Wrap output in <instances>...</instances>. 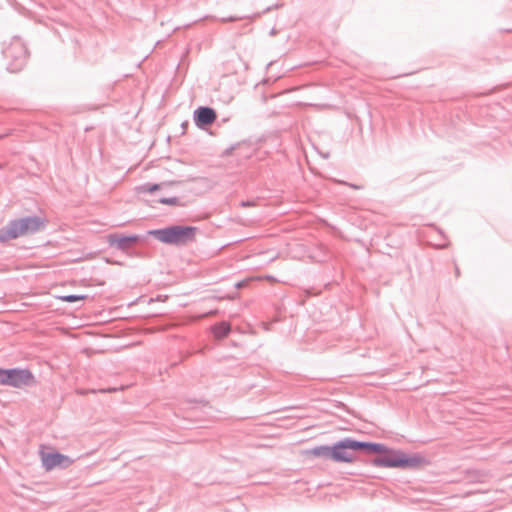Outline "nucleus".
I'll return each instance as SVG.
<instances>
[{
    "instance_id": "obj_1",
    "label": "nucleus",
    "mask_w": 512,
    "mask_h": 512,
    "mask_svg": "<svg viewBox=\"0 0 512 512\" xmlns=\"http://www.w3.org/2000/svg\"><path fill=\"white\" fill-rule=\"evenodd\" d=\"M384 447L375 442L358 441L352 438H343L333 445L315 446L306 451V455L336 463H353L357 460L356 453L366 454L382 452Z\"/></svg>"
},
{
    "instance_id": "obj_2",
    "label": "nucleus",
    "mask_w": 512,
    "mask_h": 512,
    "mask_svg": "<svg viewBox=\"0 0 512 512\" xmlns=\"http://www.w3.org/2000/svg\"><path fill=\"white\" fill-rule=\"evenodd\" d=\"M46 217L32 215L10 220L0 228V243H6L19 237L29 236L45 230Z\"/></svg>"
},
{
    "instance_id": "obj_3",
    "label": "nucleus",
    "mask_w": 512,
    "mask_h": 512,
    "mask_svg": "<svg viewBox=\"0 0 512 512\" xmlns=\"http://www.w3.org/2000/svg\"><path fill=\"white\" fill-rule=\"evenodd\" d=\"M196 231V227L173 225L163 229L151 230L149 234L163 243L179 245L193 241Z\"/></svg>"
},
{
    "instance_id": "obj_4",
    "label": "nucleus",
    "mask_w": 512,
    "mask_h": 512,
    "mask_svg": "<svg viewBox=\"0 0 512 512\" xmlns=\"http://www.w3.org/2000/svg\"><path fill=\"white\" fill-rule=\"evenodd\" d=\"M3 56L10 72L20 71L27 63L28 49L19 37H13L3 48Z\"/></svg>"
},
{
    "instance_id": "obj_5",
    "label": "nucleus",
    "mask_w": 512,
    "mask_h": 512,
    "mask_svg": "<svg viewBox=\"0 0 512 512\" xmlns=\"http://www.w3.org/2000/svg\"><path fill=\"white\" fill-rule=\"evenodd\" d=\"M35 383V377L29 369L0 368V385L21 388Z\"/></svg>"
},
{
    "instance_id": "obj_6",
    "label": "nucleus",
    "mask_w": 512,
    "mask_h": 512,
    "mask_svg": "<svg viewBox=\"0 0 512 512\" xmlns=\"http://www.w3.org/2000/svg\"><path fill=\"white\" fill-rule=\"evenodd\" d=\"M384 447V451L376 452L375 454H382L373 459L372 464L376 467H389V468H400L401 466V454L400 450L389 449L384 444L379 443Z\"/></svg>"
},
{
    "instance_id": "obj_7",
    "label": "nucleus",
    "mask_w": 512,
    "mask_h": 512,
    "mask_svg": "<svg viewBox=\"0 0 512 512\" xmlns=\"http://www.w3.org/2000/svg\"><path fill=\"white\" fill-rule=\"evenodd\" d=\"M140 237L138 235H121L118 233L109 234L107 236V242L110 247H114L120 251L127 252L131 249L137 242H139Z\"/></svg>"
},
{
    "instance_id": "obj_8",
    "label": "nucleus",
    "mask_w": 512,
    "mask_h": 512,
    "mask_svg": "<svg viewBox=\"0 0 512 512\" xmlns=\"http://www.w3.org/2000/svg\"><path fill=\"white\" fill-rule=\"evenodd\" d=\"M195 125L201 129L212 125L216 119V111L209 106H200L193 112Z\"/></svg>"
},
{
    "instance_id": "obj_9",
    "label": "nucleus",
    "mask_w": 512,
    "mask_h": 512,
    "mask_svg": "<svg viewBox=\"0 0 512 512\" xmlns=\"http://www.w3.org/2000/svg\"><path fill=\"white\" fill-rule=\"evenodd\" d=\"M42 463L45 469L49 471L57 466L67 467L72 463V460L59 452H50L42 454Z\"/></svg>"
},
{
    "instance_id": "obj_10",
    "label": "nucleus",
    "mask_w": 512,
    "mask_h": 512,
    "mask_svg": "<svg viewBox=\"0 0 512 512\" xmlns=\"http://www.w3.org/2000/svg\"><path fill=\"white\" fill-rule=\"evenodd\" d=\"M426 463V459L419 455L409 456L402 452L400 468H418Z\"/></svg>"
},
{
    "instance_id": "obj_11",
    "label": "nucleus",
    "mask_w": 512,
    "mask_h": 512,
    "mask_svg": "<svg viewBox=\"0 0 512 512\" xmlns=\"http://www.w3.org/2000/svg\"><path fill=\"white\" fill-rule=\"evenodd\" d=\"M213 335L218 338L222 339L228 336V334L231 331L230 324L227 322H220L211 327Z\"/></svg>"
},
{
    "instance_id": "obj_12",
    "label": "nucleus",
    "mask_w": 512,
    "mask_h": 512,
    "mask_svg": "<svg viewBox=\"0 0 512 512\" xmlns=\"http://www.w3.org/2000/svg\"><path fill=\"white\" fill-rule=\"evenodd\" d=\"M159 203L171 206H182L180 199L178 197H162L158 200Z\"/></svg>"
},
{
    "instance_id": "obj_13",
    "label": "nucleus",
    "mask_w": 512,
    "mask_h": 512,
    "mask_svg": "<svg viewBox=\"0 0 512 512\" xmlns=\"http://www.w3.org/2000/svg\"><path fill=\"white\" fill-rule=\"evenodd\" d=\"M86 298H87V295H76V294H69V295L59 296L60 300H62L64 302H68V303L84 300Z\"/></svg>"
},
{
    "instance_id": "obj_14",
    "label": "nucleus",
    "mask_w": 512,
    "mask_h": 512,
    "mask_svg": "<svg viewBox=\"0 0 512 512\" xmlns=\"http://www.w3.org/2000/svg\"><path fill=\"white\" fill-rule=\"evenodd\" d=\"M163 184H150L146 183L139 187L140 192L153 193L154 191L161 188Z\"/></svg>"
},
{
    "instance_id": "obj_15",
    "label": "nucleus",
    "mask_w": 512,
    "mask_h": 512,
    "mask_svg": "<svg viewBox=\"0 0 512 512\" xmlns=\"http://www.w3.org/2000/svg\"><path fill=\"white\" fill-rule=\"evenodd\" d=\"M236 147H237V144H236V145H232V146L228 147V148H227V149H225V151L223 152V155H224V156H230V155L233 153V151L236 149Z\"/></svg>"
},
{
    "instance_id": "obj_16",
    "label": "nucleus",
    "mask_w": 512,
    "mask_h": 512,
    "mask_svg": "<svg viewBox=\"0 0 512 512\" xmlns=\"http://www.w3.org/2000/svg\"><path fill=\"white\" fill-rule=\"evenodd\" d=\"M252 205H254V203L250 202V201H242L241 202L242 207H248V206H252Z\"/></svg>"
},
{
    "instance_id": "obj_17",
    "label": "nucleus",
    "mask_w": 512,
    "mask_h": 512,
    "mask_svg": "<svg viewBox=\"0 0 512 512\" xmlns=\"http://www.w3.org/2000/svg\"><path fill=\"white\" fill-rule=\"evenodd\" d=\"M244 285H245L244 281H241V282H238L235 286H236L237 288H241V287H243Z\"/></svg>"
},
{
    "instance_id": "obj_18",
    "label": "nucleus",
    "mask_w": 512,
    "mask_h": 512,
    "mask_svg": "<svg viewBox=\"0 0 512 512\" xmlns=\"http://www.w3.org/2000/svg\"><path fill=\"white\" fill-rule=\"evenodd\" d=\"M350 187L354 188V189H360V186H357L355 184H349Z\"/></svg>"
},
{
    "instance_id": "obj_19",
    "label": "nucleus",
    "mask_w": 512,
    "mask_h": 512,
    "mask_svg": "<svg viewBox=\"0 0 512 512\" xmlns=\"http://www.w3.org/2000/svg\"><path fill=\"white\" fill-rule=\"evenodd\" d=\"M455 273H456V276H457V277L460 275V271H459V268H458V267H456V269H455Z\"/></svg>"
},
{
    "instance_id": "obj_20",
    "label": "nucleus",
    "mask_w": 512,
    "mask_h": 512,
    "mask_svg": "<svg viewBox=\"0 0 512 512\" xmlns=\"http://www.w3.org/2000/svg\"><path fill=\"white\" fill-rule=\"evenodd\" d=\"M187 126H188V122H184V123L182 124V127H183V128H186Z\"/></svg>"
}]
</instances>
